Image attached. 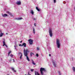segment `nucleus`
Returning <instances> with one entry per match:
<instances>
[{
  "label": "nucleus",
  "instance_id": "nucleus-1",
  "mask_svg": "<svg viewBox=\"0 0 75 75\" xmlns=\"http://www.w3.org/2000/svg\"><path fill=\"white\" fill-rule=\"evenodd\" d=\"M24 54V55L25 57H26V59L28 61H30V59H29V58L27 56V55H28V53L27 52H30V51L28 50V49H27L26 50L24 49L23 50Z\"/></svg>",
  "mask_w": 75,
  "mask_h": 75
},
{
  "label": "nucleus",
  "instance_id": "nucleus-2",
  "mask_svg": "<svg viewBox=\"0 0 75 75\" xmlns=\"http://www.w3.org/2000/svg\"><path fill=\"white\" fill-rule=\"evenodd\" d=\"M56 44L57 48H60V42H59V39H56Z\"/></svg>",
  "mask_w": 75,
  "mask_h": 75
},
{
  "label": "nucleus",
  "instance_id": "nucleus-3",
  "mask_svg": "<svg viewBox=\"0 0 75 75\" xmlns=\"http://www.w3.org/2000/svg\"><path fill=\"white\" fill-rule=\"evenodd\" d=\"M40 71L41 73V74L42 75H43V72L42 71H44V72H47V70L44 68H40Z\"/></svg>",
  "mask_w": 75,
  "mask_h": 75
},
{
  "label": "nucleus",
  "instance_id": "nucleus-4",
  "mask_svg": "<svg viewBox=\"0 0 75 75\" xmlns=\"http://www.w3.org/2000/svg\"><path fill=\"white\" fill-rule=\"evenodd\" d=\"M49 30L50 36V37H52V29L51 28H49Z\"/></svg>",
  "mask_w": 75,
  "mask_h": 75
},
{
  "label": "nucleus",
  "instance_id": "nucleus-5",
  "mask_svg": "<svg viewBox=\"0 0 75 75\" xmlns=\"http://www.w3.org/2000/svg\"><path fill=\"white\" fill-rule=\"evenodd\" d=\"M28 41L30 45H32V44H33V40L31 39H29L28 40Z\"/></svg>",
  "mask_w": 75,
  "mask_h": 75
},
{
  "label": "nucleus",
  "instance_id": "nucleus-6",
  "mask_svg": "<svg viewBox=\"0 0 75 75\" xmlns=\"http://www.w3.org/2000/svg\"><path fill=\"white\" fill-rule=\"evenodd\" d=\"M52 62L54 67H57V64L55 63V62H54V60H52Z\"/></svg>",
  "mask_w": 75,
  "mask_h": 75
},
{
  "label": "nucleus",
  "instance_id": "nucleus-7",
  "mask_svg": "<svg viewBox=\"0 0 75 75\" xmlns=\"http://www.w3.org/2000/svg\"><path fill=\"white\" fill-rule=\"evenodd\" d=\"M4 41L3 42V46H4V45H5L6 47V48H7V45L5 44V40H4Z\"/></svg>",
  "mask_w": 75,
  "mask_h": 75
},
{
  "label": "nucleus",
  "instance_id": "nucleus-8",
  "mask_svg": "<svg viewBox=\"0 0 75 75\" xmlns=\"http://www.w3.org/2000/svg\"><path fill=\"white\" fill-rule=\"evenodd\" d=\"M35 75H40V74L38 73V71H35Z\"/></svg>",
  "mask_w": 75,
  "mask_h": 75
},
{
  "label": "nucleus",
  "instance_id": "nucleus-9",
  "mask_svg": "<svg viewBox=\"0 0 75 75\" xmlns=\"http://www.w3.org/2000/svg\"><path fill=\"white\" fill-rule=\"evenodd\" d=\"M11 69L12 71H13L14 72H16V71L14 70V68L13 67H11Z\"/></svg>",
  "mask_w": 75,
  "mask_h": 75
},
{
  "label": "nucleus",
  "instance_id": "nucleus-10",
  "mask_svg": "<svg viewBox=\"0 0 75 75\" xmlns=\"http://www.w3.org/2000/svg\"><path fill=\"white\" fill-rule=\"evenodd\" d=\"M16 4L18 5H20L21 4V2L20 1H17L16 2Z\"/></svg>",
  "mask_w": 75,
  "mask_h": 75
},
{
  "label": "nucleus",
  "instance_id": "nucleus-11",
  "mask_svg": "<svg viewBox=\"0 0 75 75\" xmlns=\"http://www.w3.org/2000/svg\"><path fill=\"white\" fill-rule=\"evenodd\" d=\"M19 54H21V56L20 57V58L21 59H22V56H23V54H22V53L21 52L19 53Z\"/></svg>",
  "mask_w": 75,
  "mask_h": 75
},
{
  "label": "nucleus",
  "instance_id": "nucleus-12",
  "mask_svg": "<svg viewBox=\"0 0 75 75\" xmlns=\"http://www.w3.org/2000/svg\"><path fill=\"white\" fill-rule=\"evenodd\" d=\"M30 13L32 14V15H34V11L33 10H31L30 11Z\"/></svg>",
  "mask_w": 75,
  "mask_h": 75
},
{
  "label": "nucleus",
  "instance_id": "nucleus-13",
  "mask_svg": "<svg viewBox=\"0 0 75 75\" xmlns=\"http://www.w3.org/2000/svg\"><path fill=\"white\" fill-rule=\"evenodd\" d=\"M23 46L24 47H26V44L25 43H23L22 44V46Z\"/></svg>",
  "mask_w": 75,
  "mask_h": 75
},
{
  "label": "nucleus",
  "instance_id": "nucleus-14",
  "mask_svg": "<svg viewBox=\"0 0 75 75\" xmlns=\"http://www.w3.org/2000/svg\"><path fill=\"white\" fill-rule=\"evenodd\" d=\"M31 61H32V64H33V65H35V63H34V61H33V60H31Z\"/></svg>",
  "mask_w": 75,
  "mask_h": 75
},
{
  "label": "nucleus",
  "instance_id": "nucleus-15",
  "mask_svg": "<svg viewBox=\"0 0 75 75\" xmlns=\"http://www.w3.org/2000/svg\"><path fill=\"white\" fill-rule=\"evenodd\" d=\"M1 32V34H0V37H1L2 36H3V33H1V31L0 30Z\"/></svg>",
  "mask_w": 75,
  "mask_h": 75
},
{
  "label": "nucleus",
  "instance_id": "nucleus-16",
  "mask_svg": "<svg viewBox=\"0 0 75 75\" xmlns=\"http://www.w3.org/2000/svg\"><path fill=\"white\" fill-rule=\"evenodd\" d=\"M2 16L3 17H6V16H7V14H2Z\"/></svg>",
  "mask_w": 75,
  "mask_h": 75
},
{
  "label": "nucleus",
  "instance_id": "nucleus-17",
  "mask_svg": "<svg viewBox=\"0 0 75 75\" xmlns=\"http://www.w3.org/2000/svg\"><path fill=\"white\" fill-rule=\"evenodd\" d=\"M33 34H35V29L34 28H33Z\"/></svg>",
  "mask_w": 75,
  "mask_h": 75
},
{
  "label": "nucleus",
  "instance_id": "nucleus-18",
  "mask_svg": "<svg viewBox=\"0 0 75 75\" xmlns=\"http://www.w3.org/2000/svg\"><path fill=\"white\" fill-rule=\"evenodd\" d=\"M6 13H8V14L10 16L11 15V13H10V12H9V11H7Z\"/></svg>",
  "mask_w": 75,
  "mask_h": 75
},
{
  "label": "nucleus",
  "instance_id": "nucleus-19",
  "mask_svg": "<svg viewBox=\"0 0 75 75\" xmlns=\"http://www.w3.org/2000/svg\"><path fill=\"white\" fill-rule=\"evenodd\" d=\"M72 69L73 70V71H74V72H75V68L74 67H73L72 68Z\"/></svg>",
  "mask_w": 75,
  "mask_h": 75
},
{
  "label": "nucleus",
  "instance_id": "nucleus-20",
  "mask_svg": "<svg viewBox=\"0 0 75 75\" xmlns=\"http://www.w3.org/2000/svg\"><path fill=\"white\" fill-rule=\"evenodd\" d=\"M14 47L15 48V49H16V50H17V49L16 48V47H17V45H15L14 46Z\"/></svg>",
  "mask_w": 75,
  "mask_h": 75
},
{
  "label": "nucleus",
  "instance_id": "nucleus-21",
  "mask_svg": "<svg viewBox=\"0 0 75 75\" xmlns=\"http://www.w3.org/2000/svg\"><path fill=\"white\" fill-rule=\"evenodd\" d=\"M36 9L37 10H38V11H40V9L38 8V7H36Z\"/></svg>",
  "mask_w": 75,
  "mask_h": 75
},
{
  "label": "nucleus",
  "instance_id": "nucleus-22",
  "mask_svg": "<svg viewBox=\"0 0 75 75\" xmlns=\"http://www.w3.org/2000/svg\"><path fill=\"white\" fill-rule=\"evenodd\" d=\"M33 55H34V53H33L32 52H31L30 53V55H31V56H32Z\"/></svg>",
  "mask_w": 75,
  "mask_h": 75
},
{
  "label": "nucleus",
  "instance_id": "nucleus-23",
  "mask_svg": "<svg viewBox=\"0 0 75 75\" xmlns=\"http://www.w3.org/2000/svg\"><path fill=\"white\" fill-rule=\"evenodd\" d=\"M11 53V51H10L8 52V56H9L10 55V54Z\"/></svg>",
  "mask_w": 75,
  "mask_h": 75
},
{
  "label": "nucleus",
  "instance_id": "nucleus-24",
  "mask_svg": "<svg viewBox=\"0 0 75 75\" xmlns=\"http://www.w3.org/2000/svg\"><path fill=\"white\" fill-rule=\"evenodd\" d=\"M30 71L32 72H33V71H34V69H30Z\"/></svg>",
  "mask_w": 75,
  "mask_h": 75
},
{
  "label": "nucleus",
  "instance_id": "nucleus-25",
  "mask_svg": "<svg viewBox=\"0 0 75 75\" xmlns=\"http://www.w3.org/2000/svg\"><path fill=\"white\" fill-rule=\"evenodd\" d=\"M18 20H22V18H20L18 19Z\"/></svg>",
  "mask_w": 75,
  "mask_h": 75
},
{
  "label": "nucleus",
  "instance_id": "nucleus-26",
  "mask_svg": "<svg viewBox=\"0 0 75 75\" xmlns=\"http://www.w3.org/2000/svg\"><path fill=\"white\" fill-rule=\"evenodd\" d=\"M19 46H21V47H23V45H22L21 44H20L19 45Z\"/></svg>",
  "mask_w": 75,
  "mask_h": 75
},
{
  "label": "nucleus",
  "instance_id": "nucleus-27",
  "mask_svg": "<svg viewBox=\"0 0 75 75\" xmlns=\"http://www.w3.org/2000/svg\"><path fill=\"white\" fill-rule=\"evenodd\" d=\"M53 2L54 3H56V0H53Z\"/></svg>",
  "mask_w": 75,
  "mask_h": 75
},
{
  "label": "nucleus",
  "instance_id": "nucleus-28",
  "mask_svg": "<svg viewBox=\"0 0 75 75\" xmlns=\"http://www.w3.org/2000/svg\"><path fill=\"white\" fill-rule=\"evenodd\" d=\"M33 20L34 21H35V20H36V18H33Z\"/></svg>",
  "mask_w": 75,
  "mask_h": 75
},
{
  "label": "nucleus",
  "instance_id": "nucleus-29",
  "mask_svg": "<svg viewBox=\"0 0 75 75\" xmlns=\"http://www.w3.org/2000/svg\"><path fill=\"white\" fill-rule=\"evenodd\" d=\"M40 49H39V48L38 47H37V51H38V50H39Z\"/></svg>",
  "mask_w": 75,
  "mask_h": 75
},
{
  "label": "nucleus",
  "instance_id": "nucleus-30",
  "mask_svg": "<svg viewBox=\"0 0 75 75\" xmlns=\"http://www.w3.org/2000/svg\"><path fill=\"white\" fill-rule=\"evenodd\" d=\"M36 56L37 57H38V54H36Z\"/></svg>",
  "mask_w": 75,
  "mask_h": 75
},
{
  "label": "nucleus",
  "instance_id": "nucleus-31",
  "mask_svg": "<svg viewBox=\"0 0 75 75\" xmlns=\"http://www.w3.org/2000/svg\"><path fill=\"white\" fill-rule=\"evenodd\" d=\"M13 55H12V54H11V55H10L11 57H13Z\"/></svg>",
  "mask_w": 75,
  "mask_h": 75
},
{
  "label": "nucleus",
  "instance_id": "nucleus-32",
  "mask_svg": "<svg viewBox=\"0 0 75 75\" xmlns=\"http://www.w3.org/2000/svg\"><path fill=\"white\" fill-rule=\"evenodd\" d=\"M59 75H61V73H60V71H59Z\"/></svg>",
  "mask_w": 75,
  "mask_h": 75
},
{
  "label": "nucleus",
  "instance_id": "nucleus-33",
  "mask_svg": "<svg viewBox=\"0 0 75 75\" xmlns=\"http://www.w3.org/2000/svg\"><path fill=\"white\" fill-rule=\"evenodd\" d=\"M13 62H15V60H14V59H13Z\"/></svg>",
  "mask_w": 75,
  "mask_h": 75
},
{
  "label": "nucleus",
  "instance_id": "nucleus-34",
  "mask_svg": "<svg viewBox=\"0 0 75 75\" xmlns=\"http://www.w3.org/2000/svg\"><path fill=\"white\" fill-rule=\"evenodd\" d=\"M34 25H35V27H36V24L34 23Z\"/></svg>",
  "mask_w": 75,
  "mask_h": 75
},
{
  "label": "nucleus",
  "instance_id": "nucleus-35",
  "mask_svg": "<svg viewBox=\"0 0 75 75\" xmlns=\"http://www.w3.org/2000/svg\"><path fill=\"white\" fill-rule=\"evenodd\" d=\"M11 59H10L9 60V62H11Z\"/></svg>",
  "mask_w": 75,
  "mask_h": 75
},
{
  "label": "nucleus",
  "instance_id": "nucleus-36",
  "mask_svg": "<svg viewBox=\"0 0 75 75\" xmlns=\"http://www.w3.org/2000/svg\"><path fill=\"white\" fill-rule=\"evenodd\" d=\"M51 54H49V57H51Z\"/></svg>",
  "mask_w": 75,
  "mask_h": 75
},
{
  "label": "nucleus",
  "instance_id": "nucleus-37",
  "mask_svg": "<svg viewBox=\"0 0 75 75\" xmlns=\"http://www.w3.org/2000/svg\"><path fill=\"white\" fill-rule=\"evenodd\" d=\"M22 42V41H21V42H20V43H21Z\"/></svg>",
  "mask_w": 75,
  "mask_h": 75
},
{
  "label": "nucleus",
  "instance_id": "nucleus-38",
  "mask_svg": "<svg viewBox=\"0 0 75 75\" xmlns=\"http://www.w3.org/2000/svg\"><path fill=\"white\" fill-rule=\"evenodd\" d=\"M74 11H75V6L74 7Z\"/></svg>",
  "mask_w": 75,
  "mask_h": 75
},
{
  "label": "nucleus",
  "instance_id": "nucleus-39",
  "mask_svg": "<svg viewBox=\"0 0 75 75\" xmlns=\"http://www.w3.org/2000/svg\"><path fill=\"white\" fill-rule=\"evenodd\" d=\"M38 30H40V28H38Z\"/></svg>",
  "mask_w": 75,
  "mask_h": 75
},
{
  "label": "nucleus",
  "instance_id": "nucleus-40",
  "mask_svg": "<svg viewBox=\"0 0 75 75\" xmlns=\"http://www.w3.org/2000/svg\"><path fill=\"white\" fill-rule=\"evenodd\" d=\"M15 45H17V44H16V43H15Z\"/></svg>",
  "mask_w": 75,
  "mask_h": 75
},
{
  "label": "nucleus",
  "instance_id": "nucleus-41",
  "mask_svg": "<svg viewBox=\"0 0 75 75\" xmlns=\"http://www.w3.org/2000/svg\"><path fill=\"white\" fill-rule=\"evenodd\" d=\"M49 49V50H51V49H50V48Z\"/></svg>",
  "mask_w": 75,
  "mask_h": 75
},
{
  "label": "nucleus",
  "instance_id": "nucleus-42",
  "mask_svg": "<svg viewBox=\"0 0 75 75\" xmlns=\"http://www.w3.org/2000/svg\"><path fill=\"white\" fill-rule=\"evenodd\" d=\"M29 75H31V74H29Z\"/></svg>",
  "mask_w": 75,
  "mask_h": 75
},
{
  "label": "nucleus",
  "instance_id": "nucleus-43",
  "mask_svg": "<svg viewBox=\"0 0 75 75\" xmlns=\"http://www.w3.org/2000/svg\"><path fill=\"white\" fill-rule=\"evenodd\" d=\"M25 75H27V74H25Z\"/></svg>",
  "mask_w": 75,
  "mask_h": 75
}]
</instances>
